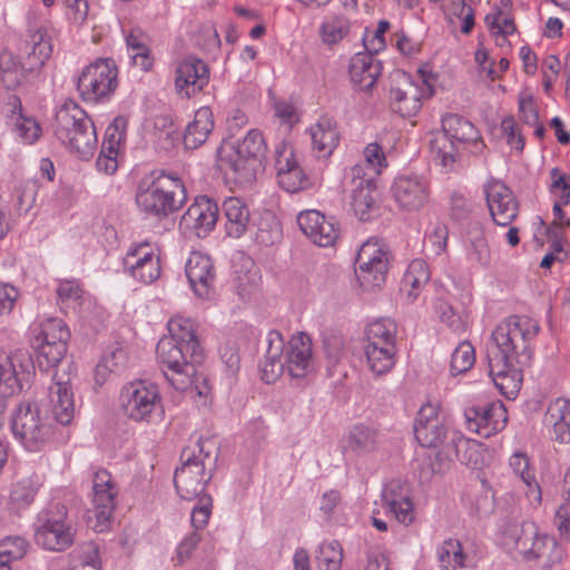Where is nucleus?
I'll return each instance as SVG.
<instances>
[{"label": "nucleus", "mask_w": 570, "mask_h": 570, "mask_svg": "<svg viewBox=\"0 0 570 570\" xmlns=\"http://www.w3.org/2000/svg\"><path fill=\"white\" fill-rule=\"evenodd\" d=\"M502 543L525 561L535 562L542 570L553 569L561 564L566 557V550L556 537L530 521L508 525L502 533Z\"/></svg>", "instance_id": "nucleus-1"}, {"label": "nucleus", "mask_w": 570, "mask_h": 570, "mask_svg": "<svg viewBox=\"0 0 570 570\" xmlns=\"http://www.w3.org/2000/svg\"><path fill=\"white\" fill-rule=\"evenodd\" d=\"M539 330L538 322L528 316L513 315L505 318L492 332L493 346L488 352V360H493L497 368L504 362L528 366L532 356L530 342Z\"/></svg>", "instance_id": "nucleus-2"}, {"label": "nucleus", "mask_w": 570, "mask_h": 570, "mask_svg": "<svg viewBox=\"0 0 570 570\" xmlns=\"http://www.w3.org/2000/svg\"><path fill=\"white\" fill-rule=\"evenodd\" d=\"M156 352L166 379L176 390L198 396L209 393L207 379L197 370V364L204 358L203 353L191 355L188 348L166 337L158 342Z\"/></svg>", "instance_id": "nucleus-3"}, {"label": "nucleus", "mask_w": 570, "mask_h": 570, "mask_svg": "<svg viewBox=\"0 0 570 570\" xmlns=\"http://www.w3.org/2000/svg\"><path fill=\"white\" fill-rule=\"evenodd\" d=\"M185 202L186 189L181 179L164 171L142 178L136 190L138 208L158 219L179 210Z\"/></svg>", "instance_id": "nucleus-4"}, {"label": "nucleus", "mask_w": 570, "mask_h": 570, "mask_svg": "<svg viewBox=\"0 0 570 570\" xmlns=\"http://www.w3.org/2000/svg\"><path fill=\"white\" fill-rule=\"evenodd\" d=\"M55 136L80 159H89L97 147L94 121L75 101L68 100L56 112Z\"/></svg>", "instance_id": "nucleus-5"}, {"label": "nucleus", "mask_w": 570, "mask_h": 570, "mask_svg": "<svg viewBox=\"0 0 570 570\" xmlns=\"http://www.w3.org/2000/svg\"><path fill=\"white\" fill-rule=\"evenodd\" d=\"M196 445L199 454L196 455L195 450L185 449L181 453L184 462L174 475L176 491L184 500L199 499L210 480V474L206 473L205 459L210 458L216 444L210 439H199Z\"/></svg>", "instance_id": "nucleus-6"}, {"label": "nucleus", "mask_w": 570, "mask_h": 570, "mask_svg": "<svg viewBox=\"0 0 570 570\" xmlns=\"http://www.w3.org/2000/svg\"><path fill=\"white\" fill-rule=\"evenodd\" d=\"M119 406L127 419L150 422L163 407L159 389L145 380L128 382L120 390Z\"/></svg>", "instance_id": "nucleus-7"}, {"label": "nucleus", "mask_w": 570, "mask_h": 570, "mask_svg": "<svg viewBox=\"0 0 570 570\" xmlns=\"http://www.w3.org/2000/svg\"><path fill=\"white\" fill-rule=\"evenodd\" d=\"M28 46L30 50L20 62H16L9 53L2 55V81L8 87L20 85L28 73L41 69L51 56V40L40 30L30 36Z\"/></svg>", "instance_id": "nucleus-8"}, {"label": "nucleus", "mask_w": 570, "mask_h": 570, "mask_svg": "<svg viewBox=\"0 0 570 570\" xmlns=\"http://www.w3.org/2000/svg\"><path fill=\"white\" fill-rule=\"evenodd\" d=\"M390 252L380 239L371 238L362 244L356 257L355 274L364 291L380 288L386 281Z\"/></svg>", "instance_id": "nucleus-9"}, {"label": "nucleus", "mask_w": 570, "mask_h": 570, "mask_svg": "<svg viewBox=\"0 0 570 570\" xmlns=\"http://www.w3.org/2000/svg\"><path fill=\"white\" fill-rule=\"evenodd\" d=\"M35 375L31 354L23 348L0 350V396L9 397L29 389Z\"/></svg>", "instance_id": "nucleus-10"}, {"label": "nucleus", "mask_w": 570, "mask_h": 570, "mask_svg": "<svg viewBox=\"0 0 570 570\" xmlns=\"http://www.w3.org/2000/svg\"><path fill=\"white\" fill-rule=\"evenodd\" d=\"M11 430L28 451L40 450L51 436L50 424L41 417L40 410L32 403L18 405L12 414Z\"/></svg>", "instance_id": "nucleus-11"}, {"label": "nucleus", "mask_w": 570, "mask_h": 570, "mask_svg": "<svg viewBox=\"0 0 570 570\" xmlns=\"http://www.w3.org/2000/svg\"><path fill=\"white\" fill-rule=\"evenodd\" d=\"M117 73L112 59H99L90 63L78 78L79 95L88 102H98L108 98L118 86Z\"/></svg>", "instance_id": "nucleus-12"}, {"label": "nucleus", "mask_w": 570, "mask_h": 570, "mask_svg": "<svg viewBox=\"0 0 570 570\" xmlns=\"http://www.w3.org/2000/svg\"><path fill=\"white\" fill-rule=\"evenodd\" d=\"M40 521L41 524L35 533L37 544L51 551H62L71 546L75 531L66 505L53 504L42 514Z\"/></svg>", "instance_id": "nucleus-13"}, {"label": "nucleus", "mask_w": 570, "mask_h": 570, "mask_svg": "<svg viewBox=\"0 0 570 570\" xmlns=\"http://www.w3.org/2000/svg\"><path fill=\"white\" fill-rule=\"evenodd\" d=\"M216 164L226 180L238 187L252 185L257 171L263 167L261 161L246 157L235 149L233 144H225L218 148Z\"/></svg>", "instance_id": "nucleus-14"}, {"label": "nucleus", "mask_w": 570, "mask_h": 570, "mask_svg": "<svg viewBox=\"0 0 570 570\" xmlns=\"http://www.w3.org/2000/svg\"><path fill=\"white\" fill-rule=\"evenodd\" d=\"M464 419L468 430L488 439L505 428L508 412L501 401H494L465 409Z\"/></svg>", "instance_id": "nucleus-15"}, {"label": "nucleus", "mask_w": 570, "mask_h": 570, "mask_svg": "<svg viewBox=\"0 0 570 570\" xmlns=\"http://www.w3.org/2000/svg\"><path fill=\"white\" fill-rule=\"evenodd\" d=\"M392 194L400 209L417 212L429 203L431 188L423 176L401 175L392 185Z\"/></svg>", "instance_id": "nucleus-16"}, {"label": "nucleus", "mask_w": 570, "mask_h": 570, "mask_svg": "<svg viewBox=\"0 0 570 570\" xmlns=\"http://www.w3.org/2000/svg\"><path fill=\"white\" fill-rule=\"evenodd\" d=\"M351 206L360 220H367L376 207L377 190L374 178L364 176V167L354 165L348 173Z\"/></svg>", "instance_id": "nucleus-17"}, {"label": "nucleus", "mask_w": 570, "mask_h": 570, "mask_svg": "<svg viewBox=\"0 0 570 570\" xmlns=\"http://www.w3.org/2000/svg\"><path fill=\"white\" fill-rule=\"evenodd\" d=\"M218 206L207 196H200L188 207L179 220V228L186 235L205 237L216 225Z\"/></svg>", "instance_id": "nucleus-18"}, {"label": "nucleus", "mask_w": 570, "mask_h": 570, "mask_svg": "<svg viewBox=\"0 0 570 570\" xmlns=\"http://www.w3.org/2000/svg\"><path fill=\"white\" fill-rule=\"evenodd\" d=\"M275 153L278 185L287 193H297L308 188L311 186L309 178L298 165L293 146L281 142Z\"/></svg>", "instance_id": "nucleus-19"}, {"label": "nucleus", "mask_w": 570, "mask_h": 570, "mask_svg": "<svg viewBox=\"0 0 570 570\" xmlns=\"http://www.w3.org/2000/svg\"><path fill=\"white\" fill-rule=\"evenodd\" d=\"M209 81L207 65L195 56H187L177 63L175 89L181 98H190L200 92Z\"/></svg>", "instance_id": "nucleus-20"}, {"label": "nucleus", "mask_w": 570, "mask_h": 570, "mask_svg": "<svg viewBox=\"0 0 570 570\" xmlns=\"http://www.w3.org/2000/svg\"><path fill=\"white\" fill-rule=\"evenodd\" d=\"M117 493L111 474L107 470H98L92 479V509L90 510L97 519V531H102L111 518Z\"/></svg>", "instance_id": "nucleus-21"}, {"label": "nucleus", "mask_w": 570, "mask_h": 570, "mask_svg": "<svg viewBox=\"0 0 570 570\" xmlns=\"http://www.w3.org/2000/svg\"><path fill=\"white\" fill-rule=\"evenodd\" d=\"M484 193L493 222L499 226H509L519 213L511 189L500 180H491L485 185Z\"/></svg>", "instance_id": "nucleus-22"}, {"label": "nucleus", "mask_w": 570, "mask_h": 570, "mask_svg": "<svg viewBox=\"0 0 570 570\" xmlns=\"http://www.w3.org/2000/svg\"><path fill=\"white\" fill-rule=\"evenodd\" d=\"M185 273L194 293L209 299L215 294L216 271L212 258L200 252H193L186 263Z\"/></svg>", "instance_id": "nucleus-23"}, {"label": "nucleus", "mask_w": 570, "mask_h": 570, "mask_svg": "<svg viewBox=\"0 0 570 570\" xmlns=\"http://www.w3.org/2000/svg\"><path fill=\"white\" fill-rule=\"evenodd\" d=\"M421 86L406 78L390 91L392 109L402 117L415 116L422 107V99L433 94L431 85L421 77Z\"/></svg>", "instance_id": "nucleus-24"}, {"label": "nucleus", "mask_w": 570, "mask_h": 570, "mask_svg": "<svg viewBox=\"0 0 570 570\" xmlns=\"http://www.w3.org/2000/svg\"><path fill=\"white\" fill-rule=\"evenodd\" d=\"M283 361L285 370L293 379H303L312 373V341L309 336L302 333L293 336L286 345L284 344Z\"/></svg>", "instance_id": "nucleus-25"}, {"label": "nucleus", "mask_w": 570, "mask_h": 570, "mask_svg": "<svg viewBox=\"0 0 570 570\" xmlns=\"http://www.w3.org/2000/svg\"><path fill=\"white\" fill-rule=\"evenodd\" d=\"M414 434L417 442L425 448H435L443 441L445 426L440 417L438 404L428 402L420 407Z\"/></svg>", "instance_id": "nucleus-26"}, {"label": "nucleus", "mask_w": 570, "mask_h": 570, "mask_svg": "<svg viewBox=\"0 0 570 570\" xmlns=\"http://www.w3.org/2000/svg\"><path fill=\"white\" fill-rule=\"evenodd\" d=\"M381 500L383 507L402 524H410L414 519L413 502L405 482L391 480L383 488Z\"/></svg>", "instance_id": "nucleus-27"}, {"label": "nucleus", "mask_w": 570, "mask_h": 570, "mask_svg": "<svg viewBox=\"0 0 570 570\" xmlns=\"http://www.w3.org/2000/svg\"><path fill=\"white\" fill-rule=\"evenodd\" d=\"M302 232L321 247L332 246L338 237L337 228L332 219H327L317 210L302 212L297 216Z\"/></svg>", "instance_id": "nucleus-28"}, {"label": "nucleus", "mask_w": 570, "mask_h": 570, "mask_svg": "<svg viewBox=\"0 0 570 570\" xmlns=\"http://www.w3.org/2000/svg\"><path fill=\"white\" fill-rule=\"evenodd\" d=\"M454 142L462 148L473 146V153H479L484 147L479 130L464 117L456 114H449L442 118V128Z\"/></svg>", "instance_id": "nucleus-29"}, {"label": "nucleus", "mask_w": 570, "mask_h": 570, "mask_svg": "<svg viewBox=\"0 0 570 570\" xmlns=\"http://www.w3.org/2000/svg\"><path fill=\"white\" fill-rule=\"evenodd\" d=\"M50 412L53 420L68 425L76 413V404L71 385L68 381H55L49 387Z\"/></svg>", "instance_id": "nucleus-30"}, {"label": "nucleus", "mask_w": 570, "mask_h": 570, "mask_svg": "<svg viewBox=\"0 0 570 570\" xmlns=\"http://www.w3.org/2000/svg\"><path fill=\"white\" fill-rule=\"evenodd\" d=\"M313 150L318 158L330 157L340 141L337 122L327 116L321 117L308 129Z\"/></svg>", "instance_id": "nucleus-31"}, {"label": "nucleus", "mask_w": 570, "mask_h": 570, "mask_svg": "<svg viewBox=\"0 0 570 570\" xmlns=\"http://www.w3.org/2000/svg\"><path fill=\"white\" fill-rule=\"evenodd\" d=\"M267 350L261 364L262 380L267 384L275 383L285 371L283 361L284 338L277 331L267 334Z\"/></svg>", "instance_id": "nucleus-32"}, {"label": "nucleus", "mask_w": 570, "mask_h": 570, "mask_svg": "<svg viewBox=\"0 0 570 570\" xmlns=\"http://www.w3.org/2000/svg\"><path fill=\"white\" fill-rule=\"evenodd\" d=\"M381 70L380 61L370 53L358 52L350 62L351 81L360 90H370L380 77Z\"/></svg>", "instance_id": "nucleus-33"}, {"label": "nucleus", "mask_w": 570, "mask_h": 570, "mask_svg": "<svg viewBox=\"0 0 570 570\" xmlns=\"http://www.w3.org/2000/svg\"><path fill=\"white\" fill-rule=\"evenodd\" d=\"M509 465L513 473L520 478L525 488V497L530 504L538 507L542 501L541 488L535 480L534 470L530 466V460L525 453L517 452L510 456Z\"/></svg>", "instance_id": "nucleus-34"}, {"label": "nucleus", "mask_w": 570, "mask_h": 570, "mask_svg": "<svg viewBox=\"0 0 570 570\" xmlns=\"http://www.w3.org/2000/svg\"><path fill=\"white\" fill-rule=\"evenodd\" d=\"M500 368L489 360L490 376L498 390L508 399H513L521 387V368L517 362H504Z\"/></svg>", "instance_id": "nucleus-35"}, {"label": "nucleus", "mask_w": 570, "mask_h": 570, "mask_svg": "<svg viewBox=\"0 0 570 570\" xmlns=\"http://www.w3.org/2000/svg\"><path fill=\"white\" fill-rule=\"evenodd\" d=\"M228 236L239 238L245 234L250 222L248 206L238 197H229L223 203Z\"/></svg>", "instance_id": "nucleus-36"}, {"label": "nucleus", "mask_w": 570, "mask_h": 570, "mask_svg": "<svg viewBox=\"0 0 570 570\" xmlns=\"http://www.w3.org/2000/svg\"><path fill=\"white\" fill-rule=\"evenodd\" d=\"M214 128L213 111L209 107L199 108L194 116V120L186 127L184 134V145L188 149L200 147L207 139Z\"/></svg>", "instance_id": "nucleus-37"}, {"label": "nucleus", "mask_w": 570, "mask_h": 570, "mask_svg": "<svg viewBox=\"0 0 570 570\" xmlns=\"http://www.w3.org/2000/svg\"><path fill=\"white\" fill-rule=\"evenodd\" d=\"M440 3L448 23L452 29H460L468 35L474 27V11L464 0H430Z\"/></svg>", "instance_id": "nucleus-38"}, {"label": "nucleus", "mask_w": 570, "mask_h": 570, "mask_svg": "<svg viewBox=\"0 0 570 570\" xmlns=\"http://www.w3.org/2000/svg\"><path fill=\"white\" fill-rule=\"evenodd\" d=\"M167 328L169 336L166 338H173L177 344H180L191 352V355H200L203 348L200 347L194 322L181 315L173 316L168 323Z\"/></svg>", "instance_id": "nucleus-39"}, {"label": "nucleus", "mask_w": 570, "mask_h": 570, "mask_svg": "<svg viewBox=\"0 0 570 570\" xmlns=\"http://www.w3.org/2000/svg\"><path fill=\"white\" fill-rule=\"evenodd\" d=\"M431 278V272L428 263L422 258L413 259L401 282V291L405 293L410 302H414L421 291L426 286Z\"/></svg>", "instance_id": "nucleus-40"}, {"label": "nucleus", "mask_w": 570, "mask_h": 570, "mask_svg": "<svg viewBox=\"0 0 570 570\" xmlns=\"http://www.w3.org/2000/svg\"><path fill=\"white\" fill-rule=\"evenodd\" d=\"M462 149L459 142H454L443 130L431 132L430 150L443 168L451 169Z\"/></svg>", "instance_id": "nucleus-41"}, {"label": "nucleus", "mask_w": 570, "mask_h": 570, "mask_svg": "<svg viewBox=\"0 0 570 570\" xmlns=\"http://www.w3.org/2000/svg\"><path fill=\"white\" fill-rule=\"evenodd\" d=\"M380 444L379 431L372 426L357 424L348 432L347 446L358 455L368 454L377 450Z\"/></svg>", "instance_id": "nucleus-42"}, {"label": "nucleus", "mask_w": 570, "mask_h": 570, "mask_svg": "<svg viewBox=\"0 0 570 570\" xmlns=\"http://www.w3.org/2000/svg\"><path fill=\"white\" fill-rule=\"evenodd\" d=\"M436 558L441 570H459L465 566L466 560L461 542L452 538L436 547Z\"/></svg>", "instance_id": "nucleus-43"}, {"label": "nucleus", "mask_w": 570, "mask_h": 570, "mask_svg": "<svg viewBox=\"0 0 570 570\" xmlns=\"http://www.w3.org/2000/svg\"><path fill=\"white\" fill-rule=\"evenodd\" d=\"M69 559L68 570H101L99 548L92 541L85 542L73 549Z\"/></svg>", "instance_id": "nucleus-44"}, {"label": "nucleus", "mask_w": 570, "mask_h": 570, "mask_svg": "<svg viewBox=\"0 0 570 570\" xmlns=\"http://www.w3.org/2000/svg\"><path fill=\"white\" fill-rule=\"evenodd\" d=\"M351 31V21L341 14L325 17L320 26L323 43L334 46L343 41Z\"/></svg>", "instance_id": "nucleus-45"}, {"label": "nucleus", "mask_w": 570, "mask_h": 570, "mask_svg": "<svg viewBox=\"0 0 570 570\" xmlns=\"http://www.w3.org/2000/svg\"><path fill=\"white\" fill-rule=\"evenodd\" d=\"M38 487L31 478H26L12 484L8 507L11 511L19 513L33 502Z\"/></svg>", "instance_id": "nucleus-46"}, {"label": "nucleus", "mask_w": 570, "mask_h": 570, "mask_svg": "<svg viewBox=\"0 0 570 570\" xmlns=\"http://www.w3.org/2000/svg\"><path fill=\"white\" fill-rule=\"evenodd\" d=\"M449 446L462 464L470 468H476L480 464L482 454L478 442L455 432Z\"/></svg>", "instance_id": "nucleus-47"}, {"label": "nucleus", "mask_w": 570, "mask_h": 570, "mask_svg": "<svg viewBox=\"0 0 570 570\" xmlns=\"http://www.w3.org/2000/svg\"><path fill=\"white\" fill-rule=\"evenodd\" d=\"M466 242L471 259L481 265H488L490 262V248L480 223H470L466 230Z\"/></svg>", "instance_id": "nucleus-48"}, {"label": "nucleus", "mask_w": 570, "mask_h": 570, "mask_svg": "<svg viewBox=\"0 0 570 570\" xmlns=\"http://www.w3.org/2000/svg\"><path fill=\"white\" fill-rule=\"evenodd\" d=\"M126 45L129 58L132 63L141 70H149L153 67L150 50L146 43L145 36L139 30H131L126 36Z\"/></svg>", "instance_id": "nucleus-49"}, {"label": "nucleus", "mask_w": 570, "mask_h": 570, "mask_svg": "<svg viewBox=\"0 0 570 570\" xmlns=\"http://www.w3.org/2000/svg\"><path fill=\"white\" fill-rule=\"evenodd\" d=\"M396 351L389 347H364L367 368L376 376L389 373L395 365Z\"/></svg>", "instance_id": "nucleus-50"}, {"label": "nucleus", "mask_w": 570, "mask_h": 570, "mask_svg": "<svg viewBox=\"0 0 570 570\" xmlns=\"http://www.w3.org/2000/svg\"><path fill=\"white\" fill-rule=\"evenodd\" d=\"M283 229L278 218L271 212L261 215L255 233V240L263 246H272L281 242Z\"/></svg>", "instance_id": "nucleus-51"}, {"label": "nucleus", "mask_w": 570, "mask_h": 570, "mask_svg": "<svg viewBox=\"0 0 570 570\" xmlns=\"http://www.w3.org/2000/svg\"><path fill=\"white\" fill-rule=\"evenodd\" d=\"M38 367L48 371L56 367L67 352V343H33Z\"/></svg>", "instance_id": "nucleus-52"}, {"label": "nucleus", "mask_w": 570, "mask_h": 570, "mask_svg": "<svg viewBox=\"0 0 570 570\" xmlns=\"http://www.w3.org/2000/svg\"><path fill=\"white\" fill-rule=\"evenodd\" d=\"M69 331L60 318H48L39 325V331L33 338V343H67Z\"/></svg>", "instance_id": "nucleus-53"}, {"label": "nucleus", "mask_w": 570, "mask_h": 570, "mask_svg": "<svg viewBox=\"0 0 570 570\" xmlns=\"http://www.w3.org/2000/svg\"><path fill=\"white\" fill-rule=\"evenodd\" d=\"M234 148L246 155V157L261 161V165H263L267 151L263 134L257 129L249 130L239 142L234 145Z\"/></svg>", "instance_id": "nucleus-54"}, {"label": "nucleus", "mask_w": 570, "mask_h": 570, "mask_svg": "<svg viewBox=\"0 0 570 570\" xmlns=\"http://www.w3.org/2000/svg\"><path fill=\"white\" fill-rule=\"evenodd\" d=\"M317 564L321 570H341L343 548L336 540L324 541L318 547Z\"/></svg>", "instance_id": "nucleus-55"}, {"label": "nucleus", "mask_w": 570, "mask_h": 570, "mask_svg": "<svg viewBox=\"0 0 570 570\" xmlns=\"http://www.w3.org/2000/svg\"><path fill=\"white\" fill-rule=\"evenodd\" d=\"M552 411H556V414L551 413L556 419L553 423L556 440L560 443H570V401L558 400Z\"/></svg>", "instance_id": "nucleus-56"}, {"label": "nucleus", "mask_w": 570, "mask_h": 570, "mask_svg": "<svg viewBox=\"0 0 570 570\" xmlns=\"http://www.w3.org/2000/svg\"><path fill=\"white\" fill-rule=\"evenodd\" d=\"M157 257L159 256L156 253L155 247L151 244L144 242L129 248L124 258V267L130 274L132 271L141 267L147 259L150 261Z\"/></svg>", "instance_id": "nucleus-57"}, {"label": "nucleus", "mask_w": 570, "mask_h": 570, "mask_svg": "<svg viewBox=\"0 0 570 570\" xmlns=\"http://www.w3.org/2000/svg\"><path fill=\"white\" fill-rule=\"evenodd\" d=\"M364 163L361 164L364 167V176L376 178L383 168L387 166L385 155L382 147L379 144H368L363 151Z\"/></svg>", "instance_id": "nucleus-58"}, {"label": "nucleus", "mask_w": 570, "mask_h": 570, "mask_svg": "<svg viewBox=\"0 0 570 570\" xmlns=\"http://www.w3.org/2000/svg\"><path fill=\"white\" fill-rule=\"evenodd\" d=\"M485 21L490 28V31L497 38L498 45L502 46L507 36L512 35L515 31V26L511 17L499 11L493 16H487Z\"/></svg>", "instance_id": "nucleus-59"}, {"label": "nucleus", "mask_w": 570, "mask_h": 570, "mask_svg": "<svg viewBox=\"0 0 570 570\" xmlns=\"http://www.w3.org/2000/svg\"><path fill=\"white\" fill-rule=\"evenodd\" d=\"M475 362V351L470 342L460 343L451 357V371L454 374L464 373L470 370Z\"/></svg>", "instance_id": "nucleus-60"}, {"label": "nucleus", "mask_w": 570, "mask_h": 570, "mask_svg": "<svg viewBox=\"0 0 570 570\" xmlns=\"http://www.w3.org/2000/svg\"><path fill=\"white\" fill-rule=\"evenodd\" d=\"M127 119L124 117H116L114 121L107 127L105 138L101 147L112 150H120L121 145L126 139Z\"/></svg>", "instance_id": "nucleus-61"}, {"label": "nucleus", "mask_w": 570, "mask_h": 570, "mask_svg": "<svg viewBox=\"0 0 570 570\" xmlns=\"http://www.w3.org/2000/svg\"><path fill=\"white\" fill-rule=\"evenodd\" d=\"M28 550V542L22 537H7L0 541V559L7 562L21 560Z\"/></svg>", "instance_id": "nucleus-62"}, {"label": "nucleus", "mask_w": 570, "mask_h": 570, "mask_svg": "<svg viewBox=\"0 0 570 570\" xmlns=\"http://www.w3.org/2000/svg\"><path fill=\"white\" fill-rule=\"evenodd\" d=\"M396 323L391 318L382 317L367 325L365 337L396 342Z\"/></svg>", "instance_id": "nucleus-63"}, {"label": "nucleus", "mask_w": 570, "mask_h": 570, "mask_svg": "<svg viewBox=\"0 0 570 570\" xmlns=\"http://www.w3.org/2000/svg\"><path fill=\"white\" fill-rule=\"evenodd\" d=\"M13 130L26 144H33L41 135V128L38 121L31 117H24L21 114L14 116Z\"/></svg>", "instance_id": "nucleus-64"}]
</instances>
